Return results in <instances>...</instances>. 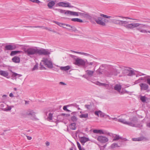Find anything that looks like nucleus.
Segmentation results:
<instances>
[{
	"instance_id": "12",
	"label": "nucleus",
	"mask_w": 150,
	"mask_h": 150,
	"mask_svg": "<svg viewBox=\"0 0 150 150\" xmlns=\"http://www.w3.org/2000/svg\"><path fill=\"white\" fill-rule=\"evenodd\" d=\"M139 25V24L135 23L128 24L125 26V27L127 29H132L134 28L137 27Z\"/></svg>"
},
{
	"instance_id": "8",
	"label": "nucleus",
	"mask_w": 150,
	"mask_h": 150,
	"mask_svg": "<svg viewBox=\"0 0 150 150\" xmlns=\"http://www.w3.org/2000/svg\"><path fill=\"white\" fill-rule=\"evenodd\" d=\"M18 45L13 44V45L9 44L7 45L5 47L4 50H15L17 47Z\"/></svg>"
},
{
	"instance_id": "44",
	"label": "nucleus",
	"mask_w": 150,
	"mask_h": 150,
	"mask_svg": "<svg viewBox=\"0 0 150 150\" xmlns=\"http://www.w3.org/2000/svg\"><path fill=\"white\" fill-rule=\"evenodd\" d=\"M52 115L53 114L51 113H50L49 114L48 116L47 117V119H48V120L50 121L51 120H52Z\"/></svg>"
},
{
	"instance_id": "41",
	"label": "nucleus",
	"mask_w": 150,
	"mask_h": 150,
	"mask_svg": "<svg viewBox=\"0 0 150 150\" xmlns=\"http://www.w3.org/2000/svg\"><path fill=\"white\" fill-rule=\"evenodd\" d=\"M73 11H71L69 10H66L65 13V15L68 16H71L72 15Z\"/></svg>"
},
{
	"instance_id": "56",
	"label": "nucleus",
	"mask_w": 150,
	"mask_h": 150,
	"mask_svg": "<svg viewBox=\"0 0 150 150\" xmlns=\"http://www.w3.org/2000/svg\"><path fill=\"white\" fill-rule=\"evenodd\" d=\"M4 107V104L0 102V108L2 109Z\"/></svg>"
},
{
	"instance_id": "14",
	"label": "nucleus",
	"mask_w": 150,
	"mask_h": 150,
	"mask_svg": "<svg viewBox=\"0 0 150 150\" xmlns=\"http://www.w3.org/2000/svg\"><path fill=\"white\" fill-rule=\"evenodd\" d=\"M86 74L83 75V77L85 78H87V76L88 77H92L94 73V71H93L90 70H87L86 71Z\"/></svg>"
},
{
	"instance_id": "49",
	"label": "nucleus",
	"mask_w": 150,
	"mask_h": 150,
	"mask_svg": "<svg viewBox=\"0 0 150 150\" xmlns=\"http://www.w3.org/2000/svg\"><path fill=\"white\" fill-rule=\"evenodd\" d=\"M115 17H119V18H125L126 19H133L132 18H130L127 17H123L120 16H115Z\"/></svg>"
},
{
	"instance_id": "16",
	"label": "nucleus",
	"mask_w": 150,
	"mask_h": 150,
	"mask_svg": "<svg viewBox=\"0 0 150 150\" xmlns=\"http://www.w3.org/2000/svg\"><path fill=\"white\" fill-rule=\"evenodd\" d=\"M122 144V140H120L119 142L117 143H114L112 144L111 146V148L112 149L114 148L117 147H120Z\"/></svg>"
},
{
	"instance_id": "57",
	"label": "nucleus",
	"mask_w": 150,
	"mask_h": 150,
	"mask_svg": "<svg viewBox=\"0 0 150 150\" xmlns=\"http://www.w3.org/2000/svg\"><path fill=\"white\" fill-rule=\"evenodd\" d=\"M76 143L78 148L79 149V148H81V146L79 142H77Z\"/></svg>"
},
{
	"instance_id": "20",
	"label": "nucleus",
	"mask_w": 150,
	"mask_h": 150,
	"mask_svg": "<svg viewBox=\"0 0 150 150\" xmlns=\"http://www.w3.org/2000/svg\"><path fill=\"white\" fill-rule=\"evenodd\" d=\"M145 139V138L143 136H141L136 138H132V140L134 141H140L143 140Z\"/></svg>"
},
{
	"instance_id": "7",
	"label": "nucleus",
	"mask_w": 150,
	"mask_h": 150,
	"mask_svg": "<svg viewBox=\"0 0 150 150\" xmlns=\"http://www.w3.org/2000/svg\"><path fill=\"white\" fill-rule=\"evenodd\" d=\"M75 60L74 64L78 66H84L86 63V60L79 58H74Z\"/></svg>"
},
{
	"instance_id": "17",
	"label": "nucleus",
	"mask_w": 150,
	"mask_h": 150,
	"mask_svg": "<svg viewBox=\"0 0 150 150\" xmlns=\"http://www.w3.org/2000/svg\"><path fill=\"white\" fill-rule=\"evenodd\" d=\"M94 114L98 116H99V115L100 117H106V115H106L100 110L95 111L94 112Z\"/></svg>"
},
{
	"instance_id": "31",
	"label": "nucleus",
	"mask_w": 150,
	"mask_h": 150,
	"mask_svg": "<svg viewBox=\"0 0 150 150\" xmlns=\"http://www.w3.org/2000/svg\"><path fill=\"white\" fill-rule=\"evenodd\" d=\"M94 83L99 86H106L107 85V84L105 83H102L98 81H97L94 82Z\"/></svg>"
},
{
	"instance_id": "63",
	"label": "nucleus",
	"mask_w": 150,
	"mask_h": 150,
	"mask_svg": "<svg viewBox=\"0 0 150 150\" xmlns=\"http://www.w3.org/2000/svg\"><path fill=\"white\" fill-rule=\"evenodd\" d=\"M64 25H66L67 26L71 28V25H70L68 24H66L64 23Z\"/></svg>"
},
{
	"instance_id": "36",
	"label": "nucleus",
	"mask_w": 150,
	"mask_h": 150,
	"mask_svg": "<svg viewBox=\"0 0 150 150\" xmlns=\"http://www.w3.org/2000/svg\"><path fill=\"white\" fill-rule=\"evenodd\" d=\"M86 62L87 64L88 65H93L94 66L96 64V62H88L86 60Z\"/></svg>"
},
{
	"instance_id": "23",
	"label": "nucleus",
	"mask_w": 150,
	"mask_h": 150,
	"mask_svg": "<svg viewBox=\"0 0 150 150\" xmlns=\"http://www.w3.org/2000/svg\"><path fill=\"white\" fill-rule=\"evenodd\" d=\"M0 75L4 77H6L8 75L7 71L3 70L0 71Z\"/></svg>"
},
{
	"instance_id": "61",
	"label": "nucleus",
	"mask_w": 150,
	"mask_h": 150,
	"mask_svg": "<svg viewBox=\"0 0 150 150\" xmlns=\"http://www.w3.org/2000/svg\"><path fill=\"white\" fill-rule=\"evenodd\" d=\"M107 117H108V118L109 120H112V118L110 117V116L108 115H106V117H105V118H106Z\"/></svg>"
},
{
	"instance_id": "48",
	"label": "nucleus",
	"mask_w": 150,
	"mask_h": 150,
	"mask_svg": "<svg viewBox=\"0 0 150 150\" xmlns=\"http://www.w3.org/2000/svg\"><path fill=\"white\" fill-rule=\"evenodd\" d=\"M140 100L143 102H144L146 101V97L145 96H141L140 97Z\"/></svg>"
},
{
	"instance_id": "6",
	"label": "nucleus",
	"mask_w": 150,
	"mask_h": 150,
	"mask_svg": "<svg viewBox=\"0 0 150 150\" xmlns=\"http://www.w3.org/2000/svg\"><path fill=\"white\" fill-rule=\"evenodd\" d=\"M93 18L96 23L99 25L102 26L105 25V19L101 17H97L95 16Z\"/></svg>"
},
{
	"instance_id": "34",
	"label": "nucleus",
	"mask_w": 150,
	"mask_h": 150,
	"mask_svg": "<svg viewBox=\"0 0 150 150\" xmlns=\"http://www.w3.org/2000/svg\"><path fill=\"white\" fill-rule=\"evenodd\" d=\"M93 132L94 133H99L100 134H103V132L102 130L94 129L93 131Z\"/></svg>"
},
{
	"instance_id": "54",
	"label": "nucleus",
	"mask_w": 150,
	"mask_h": 150,
	"mask_svg": "<svg viewBox=\"0 0 150 150\" xmlns=\"http://www.w3.org/2000/svg\"><path fill=\"white\" fill-rule=\"evenodd\" d=\"M71 51L73 52H74V53L78 54H79L82 55L83 52H76V51H74L73 50H71Z\"/></svg>"
},
{
	"instance_id": "5",
	"label": "nucleus",
	"mask_w": 150,
	"mask_h": 150,
	"mask_svg": "<svg viewBox=\"0 0 150 150\" xmlns=\"http://www.w3.org/2000/svg\"><path fill=\"white\" fill-rule=\"evenodd\" d=\"M109 68V69L106 74L108 76L110 77L112 75L116 76L117 75V71L116 69L112 66H110Z\"/></svg>"
},
{
	"instance_id": "35",
	"label": "nucleus",
	"mask_w": 150,
	"mask_h": 150,
	"mask_svg": "<svg viewBox=\"0 0 150 150\" xmlns=\"http://www.w3.org/2000/svg\"><path fill=\"white\" fill-rule=\"evenodd\" d=\"M128 23V22L126 21H121V25L125 27L126 25H127Z\"/></svg>"
},
{
	"instance_id": "58",
	"label": "nucleus",
	"mask_w": 150,
	"mask_h": 150,
	"mask_svg": "<svg viewBox=\"0 0 150 150\" xmlns=\"http://www.w3.org/2000/svg\"><path fill=\"white\" fill-rule=\"evenodd\" d=\"M147 83L150 86V79H147L146 80Z\"/></svg>"
},
{
	"instance_id": "4",
	"label": "nucleus",
	"mask_w": 150,
	"mask_h": 150,
	"mask_svg": "<svg viewBox=\"0 0 150 150\" xmlns=\"http://www.w3.org/2000/svg\"><path fill=\"white\" fill-rule=\"evenodd\" d=\"M42 63H43L46 67L48 68H52L53 67L52 62L47 58H44L40 63V65L41 67H43V65H42Z\"/></svg>"
},
{
	"instance_id": "29",
	"label": "nucleus",
	"mask_w": 150,
	"mask_h": 150,
	"mask_svg": "<svg viewBox=\"0 0 150 150\" xmlns=\"http://www.w3.org/2000/svg\"><path fill=\"white\" fill-rule=\"evenodd\" d=\"M70 129L72 130H75L76 128V124L74 123H71L69 125Z\"/></svg>"
},
{
	"instance_id": "25",
	"label": "nucleus",
	"mask_w": 150,
	"mask_h": 150,
	"mask_svg": "<svg viewBox=\"0 0 150 150\" xmlns=\"http://www.w3.org/2000/svg\"><path fill=\"white\" fill-rule=\"evenodd\" d=\"M22 52H23L21 51H13L11 52L10 55L11 56H13L18 54H20Z\"/></svg>"
},
{
	"instance_id": "32",
	"label": "nucleus",
	"mask_w": 150,
	"mask_h": 150,
	"mask_svg": "<svg viewBox=\"0 0 150 150\" xmlns=\"http://www.w3.org/2000/svg\"><path fill=\"white\" fill-rule=\"evenodd\" d=\"M71 21L73 22H77L80 23H83V22L82 20L79 18H73L71 19Z\"/></svg>"
},
{
	"instance_id": "50",
	"label": "nucleus",
	"mask_w": 150,
	"mask_h": 150,
	"mask_svg": "<svg viewBox=\"0 0 150 150\" xmlns=\"http://www.w3.org/2000/svg\"><path fill=\"white\" fill-rule=\"evenodd\" d=\"M82 55H83L86 56H90V57H91V56H92V55L90 54L84 52H83Z\"/></svg>"
},
{
	"instance_id": "42",
	"label": "nucleus",
	"mask_w": 150,
	"mask_h": 150,
	"mask_svg": "<svg viewBox=\"0 0 150 150\" xmlns=\"http://www.w3.org/2000/svg\"><path fill=\"white\" fill-rule=\"evenodd\" d=\"M55 10H57V11H58V12L60 13H64L65 14V13H66V10H63L61 9H55Z\"/></svg>"
},
{
	"instance_id": "22",
	"label": "nucleus",
	"mask_w": 150,
	"mask_h": 150,
	"mask_svg": "<svg viewBox=\"0 0 150 150\" xmlns=\"http://www.w3.org/2000/svg\"><path fill=\"white\" fill-rule=\"evenodd\" d=\"M113 137L112 141H117L118 142L119 140H121V139L122 138V137L117 135H115V136H113Z\"/></svg>"
},
{
	"instance_id": "40",
	"label": "nucleus",
	"mask_w": 150,
	"mask_h": 150,
	"mask_svg": "<svg viewBox=\"0 0 150 150\" xmlns=\"http://www.w3.org/2000/svg\"><path fill=\"white\" fill-rule=\"evenodd\" d=\"M71 120L72 122L75 123V122H76L77 121V118L76 116H75L74 115H73L71 117Z\"/></svg>"
},
{
	"instance_id": "26",
	"label": "nucleus",
	"mask_w": 150,
	"mask_h": 150,
	"mask_svg": "<svg viewBox=\"0 0 150 150\" xmlns=\"http://www.w3.org/2000/svg\"><path fill=\"white\" fill-rule=\"evenodd\" d=\"M114 89L120 92L121 89V86L120 84H116L114 87Z\"/></svg>"
},
{
	"instance_id": "64",
	"label": "nucleus",
	"mask_w": 150,
	"mask_h": 150,
	"mask_svg": "<svg viewBox=\"0 0 150 150\" xmlns=\"http://www.w3.org/2000/svg\"><path fill=\"white\" fill-rule=\"evenodd\" d=\"M67 106H64L63 107V109L65 110L66 111V110H67Z\"/></svg>"
},
{
	"instance_id": "30",
	"label": "nucleus",
	"mask_w": 150,
	"mask_h": 150,
	"mask_svg": "<svg viewBox=\"0 0 150 150\" xmlns=\"http://www.w3.org/2000/svg\"><path fill=\"white\" fill-rule=\"evenodd\" d=\"M70 69V67L69 66H67L65 67H60V69L62 70L67 71L69 70Z\"/></svg>"
},
{
	"instance_id": "13",
	"label": "nucleus",
	"mask_w": 150,
	"mask_h": 150,
	"mask_svg": "<svg viewBox=\"0 0 150 150\" xmlns=\"http://www.w3.org/2000/svg\"><path fill=\"white\" fill-rule=\"evenodd\" d=\"M79 140L81 144L83 145H84V144L86 142L90 141V139L88 138L85 137H80L79 138Z\"/></svg>"
},
{
	"instance_id": "55",
	"label": "nucleus",
	"mask_w": 150,
	"mask_h": 150,
	"mask_svg": "<svg viewBox=\"0 0 150 150\" xmlns=\"http://www.w3.org/2000/svg\"><path fill=\"white\" fill-rule=\"evenodd\" d=\"M38 65L37 64L35 65L32 69L33 71H34L38 69Z\"/></svg>"
},
{
	"instance_id": "62",
	"label": "nucleus",
	"mask_w": 150,
	"mask_h": 150,
	"mask_svg": "<svg viewBox=\"0 0 150 150\" xmlns=\"http://www.w3.org/2000/svg\"><path fill=\"white\" fill-rule=\"evenodd\" d=\"M118 119H117V118L114 117L112 118V120H115V121H117L118 122Z\"/></svg>"
},
{
	"instance_id": "28",
	"label": "nucleus",
	"mask_w": 150,
	"mask_h": 150,
	"mask_svg": "<svg viewBox=\"0 0 150 150\" xmlns=\"http://www.w3.org/2000/svg\"><path fill=\"white\" fill-rule=\"evenodd\" d=\"M55 4V2L53 1H52L49 2L47 4V6L49 8H52V7Z\"/></svg>"
},
{
	"instance_id": "46",
	"label": "nucleus",
	"mask_w": 150,
	"mask_h": 150,
	"mask_svg": "<svg viewBox=\"0 0 150 150\" xmlns=\"http://www.w3.org/2000/svg\"><path fill=\"white\" fill-rule=\"evenodd\" d=\"M100 16L103 17L104 18H110L112 17L111 16H108L106 15H104L103 14H100Z\"/></svg>"
},
{
	"instance_id": "18",
	"label": "nucleus",
	"mask_w": 150,
	"mask_h": 150,
	"mask_svg": "<svg viewBox=\"0 0 150 150\" xmlns=\"http://www.w3.org/2000/svg\"><path fill=\"white\" fill-rule=\"evenodd\" d=\"M116 16H115L113 17V18H115V19H113L112 20V22L113 23H114L116 24L119 25H121V20H119L118 19V18L119 17H115Z\"/></svg>"
},
{
	"instance_id": "52",
	"label": "nucleus",
	"mask_w": 150,
	"mask_h": 150,
	"mask_svg": "<svg viewBox=\"0 0 150 150\" xmlns=\"http://www.w3.org/2000/svg\"><path fill=\"white\" fill-rule=\"evenodd\" d=\"M27 27H30V28H41L43 27V26H27Z\"/></svg>"
},
{
	"instance_id": "43",
	"label": "nucleus",
	"mask_w": 150,
	"mask_h": 150,
	"mask_svg": "<svg viewBox=\"0 0 150 150\" xmlns=\"http://www.w3.org/2000/svg\"><path fill=\"white\" fill-rule=\"evenodd\" d=\"M54 23L58 25H59V26H60V27H63L62 26L64 25V23H61L58 22L57 21H54ZM63 27L64 28H66L65 27Z\"/></svg>"
},
{
	"instance_id": "33",
	"label": "nucleus",
	"mask_w": 150,
	"mask_h": 150,
	"mask_svg": "<svg viewBox=\"0 0 150 150\" xmlns=\"http://www.w3.org/2000/svg\"><path fill=\"white\" fill-rule=\"evenodd\" d=\"M85 13V15L84 18H87L89 19H91L92 18V17L90 15V14L88 13L83 12Z\"/></svg>"
},
{
	"instance_id": "21",
	"label": "nucleus",
	"mask_w": 150,
	"mask_h": 150,
	"mask_svg": "<svg viewBox=\"0 0 150 150\" xmlns=\"http://www.w3.org/2000/svg\"><path fill=\"white\" fill-rule=\"evenodd\" d=\"M10 71L12 73V74L11 75V76L15 79H16V76H18V77L19 78L21 77L22 76L21 74H18L15 72H13L11 70H10Z\"/></svg>"
},
{
	"instance_id": "38",
	"label": "nucleus",
	"mask_w": 150,
	"mask_h": 150,
	"mask_svg": "<svg viewBox=\"0 0 150 150\" xmlns=\"http://www.w3.org/2000/svg\"><path fill=\"white\" fill-rule=\"evenodd\" d=\"M67 106H73L75 107H76L78 108V110H80V109L79 108V105H77L76 103H73L71 104L70 105H68Z\"/></svg>"
},
{
	"instance_id": "60",
	"label": "nucleus",
	"mask_w": 150,
	"mask_h": 150,
	"mask_svg": "<svg viewBox=\"0 0 150 150\" xmlns=\"http://www.w3.org/2000/svg\"><path fill=\"white\" fill-rule=\"evenodd\" d=\"M141 82L140 80H139V79L138 80H136L135 81V84L138 83H140Z\"/></svg>"
},
{
	"instance_id": "15",
	"label": "nucleus",
	"mask_w": 150,
	"mask_h": 150,
	"mask_svg": "<svg viewBox=\"0 0 150 150\" xmlns=\"http://www.w3.org/2000/svg\"><path fill=\"white\" fill-rule=\"evenodd\" d=\"M140 89L142 91H147L149 88V86L145 83H141L139 84Z\"/></svg>"
},
{
	"instance_id": "9",
	"label": "nucleus",
	"mask_w": 150,
	"mask_h": 150,
	"mask_svg": "<svg viewBox=\"0 0 150 150\" xmlns=\"http://www.w3.org/2000/svg\"><path fill=\"white\" fill-rule=\"evenodd\" d=\"M124 73L126 74V75L129 76H132L134 75V72L133 70L131 69H125L124 70Z\"/></svg>"
},
{
	"instance_id": "47",
	"label": "nucleus",
	"mask_w": 150,
	"mask_h": 150,
	"mask_svg": "<svg viewBox=\"0 0 150 150\" xmlns=\"http://www.w3.org/2000/svg\"><path fill=\"white\" fill-rule=\"evenodd\" d=\"M85 107L87 108V109L90 110L91 108V105H85Z\"/></svg>"
},
{
	"instance_id": "51",
	"label": "nucleus",
	"mask_w": 150,
	"mask_h": 150,
	"mask_svg": "<svg viewBox=\"0 0 150 150\" xmlns=\"http://www.w3.org/2000/svg\"><path fill=\"white\" fill-rule=\"evenodd\" d=\"M34 112H33V111H30V112L28 114V115H31L33 116L34 115Z\"/></svg>"
},
{
	"instance_id": "27",
	"label": "nucleus",
	"mask_w": 150,
	"mask_h": 150,
	"mask_svg": "<svg viewBox=\"0 0 150 150\" xmlns=\"http://www.w3.org/2000/svg\"><path fill=\"white\" fill-rule=\"evenodd\" d=\"M13 107V106H10L8 105H7V107L6 108H2V110L4 111L7 112L10 111L11 109Z\"/></svg>"
},
{
	"instance_id": "24",
	"label": "nucleus",
	"mask_w": 150,
	"mask_h": 150,
	"mask_svg": "<svg viewBox=\"0 0 150 150\" xmlns=\"http://www.w3.org/2000/svg\"><path fill=\"white\" fill-rule=\"evenodd\" d=\"M13 62L16 63H19L20 62V58L18 57L15 56L12 59Z\"/></svg>"
},
{
	"instance_id": "39",
	"label": "nucleus",
	"mask_w": 150,
	"mask_h": 150,
	"mask_svg": "<svg viewBox=\"0 0 150 150\" xmlns=\"http://www.w3.org/2000/svg\"><path fill=\"white\" fill-rule=\"evenodd\" d=\"M79 117L81 118H87L88 117V113H86V114H82L80 115Z\"/></svg>"
},
{
	"instance_id": "53",
	"label": "nucleus",
	"mask_w": 150,
	"mask_h": 150,
	"mask_svg": "<svg viewBox=\"0 0 150 150\" xmlns=\"http://www.w3.org/2000/svg\"><path fill=\"white\" fill-rule=\"evenodd\" d=\"M79 16H81L82 18H84L85 15V13H84L80 12Z\"/></svg>"
},
{
	"instance_id": "10",
	"label": "nucleus",
	"mask_w": 150,
	"mask_h": 150,
	"mask_svg": "<svg viewBox=\"0 0 150 150\" xmlns=\"http://www.w3.org/2000/svg\"><path fill=\"white\" fill-rule=\"evenodd\" d=\"M59 6L65 7L73 8L74 6H71L70 3L69 2L65 3L63 2H60L58 3Z\"/></svg>"
},
{
	"instance_id": "45",
	"label": "nucleus",
	"mask_w": 150,
	"mask_h": 150,
	"mask_svg": "<svg viewBox=\"0 0 150 150\" xmlns=\"http://www.w3.org/2000/svg\"><path fill=\"white\" fill-rule=\"evenodd\" d=\"M79 13L80 12H79L73 11L72 16H79Z\"/></svg>"
},
{
	"instance_id": "3",
	"label": "nucleus",
	"mask_w": 150,
	"mask_h": 150,
	"mask_svg": "<svg viewBox=\"0 0 150 150\" xmlns=\"http://www.w3.org/2000/svg\"><path fill=\"white\" fill-rule=\"evenodd\" d=\"M129 120L130 121L128 122L131 124V125H129V126L137 127H142V125L139 124L137 123L138 122V119L136 117H134L130 118Z\"/></svg>"
},
{
	"instance_id": "11",
	"label": "nucleus",
	"mask_w": 150,
	"mask_h": 150,
	"mask_svg": "<svg viewBox=\"0 0 150 150\" xmlns=\"http://www.w3.org/2000/svg\"><path fill=\"white\" fill-rule=\"evenodd\" d=\"M97 140L102 143H105L108 141L107 138L105 137L100 136L97 138Z\"/></svg>"
},
{
	"instance_id": "19",
	"label": "nucleus",
	"mask_w": 150,
	"mask_h": 150,
	"mask_svg": "<svg viewBox=\"0 0 150 150\" xmlns=\"http://www.w3.org/2000/svg\"><path fill=\"white\" fill-rule=\"evenodd\" d=\"M118 122L128 125H130L131 124L130 123L126 121L125 120L122 118L118 119Z\"/></svg>"
},
{
	"instance_id": "37",
	"label": "nucleus",
	"mask_w": 150,
	"mask_h": 150,
	"mask_svg": "<svg viewBox=\"0 0 150 150\" xmlns=\"http://www.w3.org/2000/svg\"><path fill=\"white\" fill-rule=\"evenodd\" d=\"M71 28L72 31L74 32L79 33H81L78 30H77L76 28L74 26H71Z\"/></svg>"
},
{
	"instance_id": "59",
	"label": "nucleus",
	"mask_w": 150,
	"mask_h": 150,
	"mask_svg": "<svg viewBox=\"0 0 150 150\" xmlns=\"http://www.w3.org/2000/svg\"><path fill=\"white\" fill-rule=\"evenodd\" d=\"M121 140H122V143H123V141H127V139L125 138H124L122 137V138H121Z\"/></svg>"
},
{
	"instance_id": "2",
	"label": "nucleus",
	"mask_w": 150,
	"mask_h": 150,
	"mask_svg": "<svg viewBox=\"0 0 150 150\" xmlns=\"http://www.w3.org/2000/svg\"><path fill=\"white\" fill-rule=\"evenodd\" d=\"M137 23L139 24L138 26L136 27L137 29V30L142 33H150V31H147L146 30L144 29V28L150 29V26L145 24H141L139 23Z\"/></svg>"
},
{
	"instance_id": "1",
	"label": "nucleus",
	"mask_w": 150,
	"mask_h": 150,
	"mask_svg": "<svg viewBox=\"0 0 150 150\" xmlns=\"http://www.w3.org/2000/svg\"><path fill=\"white\" fill-rule=\"evenodd\" d=\"M23 50L28 56L37 54L40 55L47 56L50 54V50L48 49H38L37 47H31L27 49L23 48Z\"/></svg>"
}]
</instances>
